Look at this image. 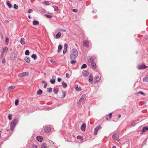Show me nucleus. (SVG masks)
Listing matches in <instances>:
<instances>
[{
    "label": "nucleus",
    "instance_id": "1",
    "mask_svg": "<svg viewBox=\"0 0 148 148\" xmlns=\"http://www.w3.org/2000/svg\"><path fill=\"white\" fill-rule=\"evenodd\" d=\"M78 52L76 49H74L72 50V52L71 53L70 56L71 60L75 59L78 56Z\"/></svg>",
    "mask_w": 148,
    "mask_h": 148
},
{
    "label": "nucleus",
    "instance_id": "2",
    "mask_svg": "<svg viewBox=\"0 0 148 148\" xmlns=\"http://www.w3.org/2000/svg\"><path fill=\"white\" fill-rule=\"evenodd\" d=\"M18 120L17 119H14L13 120L10 124V128L11 130H14L16 125L18 124Z\"/></svg>",
    "mask_w": 148,
    "mask_h": 148
},
{
    "label": "nucleus",
    "instance_id": "3",
    "mask_svg": "<svg viewBox=\"0 0 148 148\" xmlns=\"http://www.w3.org/2000/svg\"><path fill=\"white\" fill-rule=\"evenodd\" d=\"M29 73L28 72H24L19 74L18 77H22L29 75Z\"/></svg>",
    "mask_w": 148,
    "mask_h": 148
},
{
    "label": "nucleus",
    "instance_id": "4",
    "mask_svg": "<svg viewBox=\"0 0 148 148\" xmlns=\"http://www.w3.org/2000/svg\"><path fill=\"white\" fill-rule=\"evenodd\" d=\"M86 97V95L84 94L80 98V99H79V101L77 102V103L78 104H79V105L81 104V103L83 99H84V98Z\"/></svg>",
    "mask_w": 148,
    "mask_h": 148
},
{
    "label": "nucleus",
    "instance_id": "5",
    "mask_svg": "<svg viewBox=\"0 0 148 148\" xmlns=\"http://www.w3.org/2000/svg\"><path fill=\"white\" fill-rule=\"evenodd\" d=\"M16 57V55L14 52H12L11 54L10 58V60H13Z\"/></svg>",
    "mask_w": 148,
    "mask_h": 148
},
{
    "label": "nucleus",
    "instance_id": "6",
    "mask_svg": "<svg viewBox=\"0 0 148 148\" xmlns=\"http://www.w3.org/2000/svg\"><path fill=\"white\" fill-rule=\"evenodd\" d=\"M44 128L45 131L47 133L49 132L51 130V128L47 126H45Z\"/></svg>",
    "mask_w": 148,
    "mask_h": 148
},
{
    "label": "nucleus",
    "instance_id": "7",
    "mask_svg": "<svg viewBox=\"0 0 148 148\" xmlns=\"http://www.w3.org/2000/svg\"><path fill=\"white\" fill-rule=\"evenodd\" d=\"M147 66L145 64H141L138 66V68L140 69H142L147 68Z\"/></svg>",
    "mask_w": 148,
    "mask_h": 148
},
{
    "label": "nucleus",
    "instance_id": "8",
    "mask_svg": "<svg viewBox=\"0 0 148 148\" xmlns=\"http://www.w3.org/2000/svg\"><path fill=\"white\" fill-rule=\"evenodd\" d=\"M83 45L84 47H88L89 46V42L87 40L83 41Z\"/></svg>",
    "mask_w": 148,
    "mask_h": 148
},
{
    "label": "nucleus",
    "instance_id": "9",
    "mask_svg": "<svg viewBox=\"0 0 148 148\" xmlns=\"http://www.w3.org/2000/svg\"><path fill=\"white\" fill-rule=\"evenodd\" d=\"M112 137L118 141H119L120 140L119 136H117L116 134H114L112 136Z\"/></svg>",
    "mask_w": 148,
    "mask_h": 148
},
{
    "label": "nucleus",
    "instance_id": "10",
    "mask_svg": "<svg viewBox=\"0 0 148 148\" xmlns=\"http://www.w3.org/2000/svg\"><path fill=\"white\" fill-rule=\"evenodd\" d=\"M86 127V125L85 123H83L81 127V129L82 131L83 132H84L85 131V129Z\"/></svg>",
    "mask_w": 148,
    "mask_h": 148
},
{
    "label": "nucleus",
    "instance_id": "11",
    "mask_svg": "<svg viewBox=\"0 0 148 148\" xmlns=\"http://www.w3.org/2000/svg\"><path fill=\"white\" fill-rule=\"evenodd\" d=\"M100 126H98L97 127H96L95 130L94 132V134L95 135H97V132L98 130L100 128H101Z\"/></svg>",
    "mask_w": 148,
    "mask_h": 148
},
{
    "label": "nucleus",
    "instance_id": "12",
    "mask_svg": "<svg viewBox=\"0 0 148 148\" xmlns=\"http://www.w3.org/2000/svg\"><path fill=\"white\" fill-rule=\"evenodd\" d=\"M93 80V76L92 74L90 75L89 76V78L88 79V81L92 83Z\"/></svg>",
    "mask_w": 148,
    "mask_h": 148
},
{
    "label": "nucleus",
    "instance_id": "13",
    "mask_svg": "<svg viewBox=\"0 0 148 148\" xmlns=\"http://www.w3.org/2000/svg\"><path fill=\"white\" fill-rule=\"evenodd\" d=\"M20 42L23 45L25 44V38H21V40H20Z\"/></svg>",
    "mask_w": 148,
    "mask_h": 148
},
{
    "label": "nucleus",
    "instance_id": "14",
    "mask_svg": "<svg viewBox=\"0 0 148 148\" xmlns=\"http://www.w3.org/2000/svg\"><path fill=\"white\" fill-rule=\"evenodd\" d=\"M24 60L27 63H29L30 61V58L27 56L24 58Z\"/></svg>",
    "mask_w": 148,
    "mask_h": 148
},
{
    "label": "nucleus",
    "instance_id": "15",
    "mask_svg": "<svg viewBox=\"0 0 148 148\" xmlns=\"http://www.w3.org/2000/svg\"><path fill=\"white\" fill-rule=\"evenodd\" d=\"M89 74L86 71H84L83 72L82 75L84 76H86Z\"/></svg>",
    "mask_w": 148,
    "mask_h": 148
},
{
    "label": "nucleus",
    "instance_id": "16",
    "mask_svg": "<svg viewBox=\"0 0 148 148\" xmlns=\"http://www.w3.org/2000/svg\"><path fill=\"white\" fill-rule=\"evenodd\" d=\"M75 88L76 90L78 91H80L81 89V88L79 87H78V86L77 85H75Z\"/></svg>",
    "mask_w": 148,
    "mask_h": 148
},
{
    "label": "nucleus",
    "instance_id": "17",
    "mask_svg": "<svg viewBox=\"0 0 148 148\" xmlns=\"http://www.w3.org/2000/svg\"><path fill=\"white\" fill-rule=\"evenodd\" d=\"M61 35V33L60 32H58L56 35L55 36V38L56 39L60 37Z\"/></svg>",
    "mask_w": 148,
    "mask_h": 148
},
{
    "label": "nucleus",
    "instance_id": "18",
    "mask_svg": "<svg viewBox=\"0 0 148 148\" xmlns=\"http://www.w3.org/2000/svg\"><path fill=\"white\" fill-rule=\"evenodd\" d=\"M8 48L7 47H5L3 48L2 52L3 53H7L8 52Z\"/></svg>",
    "mask_w": 148,
    "mask_h": 148
},
{
    "label": "nucleus",
    "instance_id": "19",
    "mask_svg": "<svg viewBox=\"0 0 148 148\" xmlns=\"http://www.w3.org/2000/svg\"><path fill=\"white\" fill-rule=\"evenodd\" d=\"M143 82H148V75H146L143 79Z\"/></svg>",
    "mask_w": 148,
    "mask_h": 148
},
{
    "label": "nucleus",
    "instance_id": "20",
    "mask_svg": "<svg viewBox=\"0 0 148 148\" xmlns=\"http://www.w3.org/2000/svg\"><path fill=\"white\" fill-rule=\"evenodd\" d=\"M43 140V138L42 137L40 136H38V141L40 142H42Z\"/></svg>",
    "mask_w": 148,
    "mask_h": 148
},
{
    "label": "nucleus",
    "instance_id": "21",
    "mask_svg": "<svg viewBox=\"0 0 148 148\" xmlns=\"http://www.w3.org/2000/svg\"><path fill=\"white\" fill-rule=\"evenodd\" d=\"M148 130V127L145 126L142 129V131L143 132H145Z\"/></svg>",
    "mask_w": 148,
    "mask_h": 148
},
{
    "label": "nucleus",
    "instance_id": "22",
    "mask_svg": "<svg viewBox=\"0 0 148 148\" xmlns=\"http://www.w3.org/2000/svg\"><path fill=\"white\" fill-rule=\"evenodd\" d=\"M62 46L61 45H59L58 46V53H60V52L61 50L62 49Z\"/></svg>",
    "mask_w": 148,
    "mask_h": 148
},
{
    "label": "nucleus",
    "instance_id": "23",
    "mask_svg": "<svg viewBox=\"0 0 148 148\" xmlns=\"http://www.w3.org/2000/svg\"><path fill=\"white\" fill-rule=\"evenodd\" d=\"M139 94H140L143 96L146 95V94L145 93H144L143 92L141 91H140L136 93V94L138 95Z\"/></svg>",
    "mask_w": 148,
    "mask_h": 148
},
{
    "label": "nucleus",
    "instance_id": "24",
    "mask_svg": "<svg viewBox=\"0 0 148 148\" xmlns=\"http://www.w3.org/2000/svg\"><path fill=\"white\" fill-rule=\"evenodd\" d=\"M15 87L14 86H11L9 87L8 88V90L10 91L13 89L15 88Z\"/></svg>",
    "mask_w": 148,
    "mask_h": 148
},
{
    "label": "nucleus",
    "instance_id": "25",
    "mask_svg": "<svg viewBox=\"0 0 148 148\" xmlns=\"http://www.w3.org/2000/svg\"><path fill=\"white\" fill-rule=\"evenodd\" d=\"M100 78L99 77V76L97 77L95 79V82L96 83V82H98L100 80Z\"/></svg>",
    "mask_w": 148,
    "mask_h": 148
},
{
    "label": "nucleus",
    "instance_id": "26",
    "mask_svg": "<svg viewBox=\"0 0 148 148\" xmlns=\"http://www.w3.org/2000/svg\"><path fill=\"white\" fill-rule=\"evenodd\" d=\"M92 67L93 69H95L96 68V64L95 63L93 62L90 64Z\"/></svg>",
    "mask_w": 148,
    "mask_h": 148
},
{
    "label": "nucleus",
    "instance_id": "27",
    "mask_svg": "<svg viewBox=\"0 0 148 148\" xmlns=\"http://www.w3.org/2000/svg\"><path fill=\"white\" fill-rule=\"evenodd\" d=\"M41 148H47V145L45 143H44L41 145Z\"/></svg>",
    "mask_w": 148,
    "mask_h": 148
},
{
    "label": "nucleus",
    "instance_id": "28",
    "mask_svg": "<svg viewBox=\"0 0 148 148\" xmlns=\"http://www.w3.org/2000/svg\"><path fill=\"white\" fill-rule=\"evenodd\" d=\"M6 4L7 5V6L9 7V8H11L12 7V5L11 3H9V1H8L6 2Z\"/></svg>",
    "mask_w": 148,
    "mask_h": 148
},
{
    "label": "nucleus",
    "instance_id": "29",
    "mask_svg": "<svg viewBox=\"0 0 148 148\" xmlns=\"http://www.w3.org/2000/svg\"><path fill=\"white\" fill-rule=\"evenodd\" d=\"M31 57L32 58H34V60H36L37 58L36 55V54H33Z\"/></svg>",
    "mask_w": 148,
    "mask_h": 148
},
{
    "label": "nucleus",
    "instance_id": "30",
    "mask_svg": "<svg viewBox=\"0 0 148 148\" xmlns=\"http://www.w3.org/2000/svg\"><path fill=\"white\" fill-rule=\"evenodd\" d=\"M62 85L63 86V87L64 88H66L67 86V84L66 83L64 82H62Z\"/></svg>",
    "mask_w": 148,
    "mask_h": 148
},
{
    "label": "nucleus",
    "instance_id": "31",
    "mask_svg": "<svg viewBox=\"0 0 148 148\" xmlns=\"http://www.w3.org/2000/svg\"><path fill=\"white\" fill-rule=\"evenodd\" d=\"M9 38L8 37H6L5 40V43L6 45H8V42H9Z\"/></svg>",
    "mask_w": 148,
    "mask_h": 148
},
{
    "label": "nucleus",
    "instance_id": "32",
    "mask_svg": "<svg viewBox=\"0 0 148 148\" xmlns=\"http://www.w3.org/2000/svg\"><path fill=\"white\" fill-rule=\"evenodd\" d=\"M137 123L135 121H133L131 123V126H134Z\"/></svg>",
    "mask_w": 148,
    "mask_h": 148
},
{
    "label": "nucleus",
    "instance_id": "33",
    "mask_svg": "<svg viewBox=\"0 0 148 148\" xmlns=\"http://www.w3.org/2000/svg\"><path fill=\"white\" fill-rule=\"evenodd\" d=\"M49 60L52 64L54 65L56 64V62L54 60L51 59L50 60Z\"/></svg>",
    "mask_w": 148,
    "mask_h": 148
},
{
    "label": "nucleus",
    "instance_id": "34",
    "mask_svg": "<svg viewBox=\"0 0 148 148\" xmlns=\"http://www.w3.org/2000/svg\"><path fill=\"white\" fill-rule=\"evenodd\" d=\"M29 51L28 50H26L25 52V55L26 56L29 55Z\"/></svg>",
    "mask_w": 148,
    "mask_h": 148
},
{
    "label": "nucleus",
    "instance_id": "35",
    "mask_svg": "<svg viewBox=\"0 0 148 148\" xmlns=\"http://www.w3.org/2000/svg\"><path fill=\"white\" fill-rule=\"evenodd\" d=\"M50 82L51 84H53L55 82V79H51L50 80Z\"/></svg>",
    "mask_w": 148,
    "mask_h": 148
},
{
    "label": "nucleus",
    "instance_id": "36",
    "mask_svg": "<svg viewBox=\"0 0 148 148\" xmlns=\"http://www.w3.org/2000/svg\"><path fill=\"white\" fill-rule=\"evenodd\" d=\"M88 62L90 63V64L93 62V59L92 58H90L88 60Z\"/></svg>",
    "mask_w": 148,
    "mask_h": 148
},
{
    "label": "nucleus",
    "instance_id": "37",
    "mask_svg": "<svg viewBox=\"0 0 148 148\" xmlns=\"http://www.w3.org/2000/svg\"><path fill=\"white\" fill-rule=\"evenodd\" d=\"M19 100L18 99H16L15 102V104L16 106H17L18 104Z\"/></svg>",
    "mask_w": 148,
    "mask_h": 148
},
{
    "label": "nucleus",
    "instance_id": "38",
    "mask_svg": "<svg viewBox=\"0 0 148 148\" xmlns=\"http://www.w3.org/2000/svg\"><path fill=\"white\" fill-rule=\"evenodd\" d=\"M86 64H83L81 66V68L83 69L86 68Z\"/></svg>",
    "mask_w": 148,
    "mask_h": 148
},
{
    "label": "nucleus",
    "instance_id": "39",
    "mask_svg": "<svg viewBox=\"0 0 148 148\" xmlns=\"http://www.w3.org/2000/svg\"><path fill=\"white\" fill-rule=\"evenodd\" d=\"M12 115L11 114H9L8 115V118L9 120H11L12 119Z\"/></svg>",
    "mask_w": 148,
    "mask_h": 148
},
{
    "label": "nucleus",
    "instance_id": "40",
    "mask_svg": "<svg viewBox=\"0 0 148 148\" xmlns=\"http://www.w3.org/2000/svg\"><path fill=\"white\" fill-rule=\"evenodd\" d=\"M54 11H58V10L59 9L58 7L55 6L54 7Z\"/></svg>",
    "mask_w": 148,
    "mask_h": 148
},
{
    "label": "nucleus",
    "instance_id": "41",
    "mask_svg": "<svg viewBox=\"0 0 148 148\" xmlns=\"http://www.w3.org/2000/svg\"><path fill=\"white\" fill-rule=\"evenodd\" d=\"M45 16H46L47 18H51L52 17V16L51 15H47L46 14H45Z\"/></svg>",
    "mask_w": 148,
    "mask_h": 148
},
{
    "label": "nucleus",
    "instance_id": "42",
    "mask_svg": "<svg viewBox=\"0 0 148 148\" xmlns=\"http://www.w3.org/2000/svg\"><path fill=\"white\" fill-rule=\"evenodd\" d=\"M42 93V91L41 89H39L38 91V94L40 95Z\"/></svg>",
    "mask_w": 148,
    "mask_h": 148
},
{
    "label": "nucleus",
    "instance_id": "43",
    "mask_svg": "<svg viewBox=\"0 0 148 148\" xmlns=\"http://www.w3.org/2000/svg\"><path fill=\"white\" fill-rule=\"evenodd\" d=\"M18 6L16 4H15L14 5V8L15 9H17L18 8Z\"/></svg>",
    "mask_w": 148,
    "mask_h": 148
},
{
    "label": "nucleus",
    "instance_id": "44",
    "mask_svg": "<svg viewBox=\"0 0 148 148\" xmlns=\"http://www.w3.org/2000/svg\"><path fill=\"white\" fill-rule=\"evenodd\" d=\"M47 91L49 92H51L52 91V88H47Z\"/></svg>",
    "mask_w": 148,
    "mask_h": 148
},
{
    "label": "nucleus",
    "instance_id": "45",
    "mask_svg": "<svg viewBox=\"0 0 148 148\" xmlns=\"http://www.w3.org/2000/svg\"><path fill=\"white\" fill-rule=\"evenodd\" d=\"M33 25H37V21H34L33 22Z\"/></svg>",
    "mask_w": 148,
    "mask_h": 148
},
{
    "label": "nucleus",
    "instance_id": "46",
    "mask_svg": "<svg viewBox=\"0 0 148 148\" xmlns=\"http://www.w3.org/2000/svg\"><path fill=\"white\" fill-rule=\"evenodd\" d=\"M30 148H37V146L32 145H31V147H30Z\"/></svg>",
    "mask_w": 148,
    "mask_h": 148
},
{
    "label": "nucleus",
    "instance_id": "47",
    "mask_svg": "<svg viewBox=\"0 0 148 148\" xmlns=\"http://www.w3.org/2000/svg\"><path fill=\"white\" fill-rule=\"evenodd\" d=\"M76 62V60H73L71 62V64H73L75 63Z\"/></svg>",
    "mask_w": 148,
    "mask_h": 148
},
{
    "label": "nucleus",
    "instance_id": "48",
    "mask_svg": "<svg viewBox=\"0 0 148 148\" xmlns=\"http://www.w3.org/2000/svg\"><path fill=\"white\" fill-rule=\"evenodd\" d=\"M58 90L56 89H54L53 90V92L55 94H57L58 93Z\"/></svg>",
    "mask_w": 148,
    "mask_h": 148
},
{
    "label": "nucleus",
    "instance_id": "49",
    "mask_svg": "<svg viewBox=\"0 0 148 148\" xmlns=\"http://www.w3.org/2000/svg\"><path fill=\"white\" fill-rule=\"evenodd\" d=\"M64 48L65 49H67V45L65 44L64 45Z\"/></svg>",
    "mask_w": 148,
    "mask_h": 148
},
{
    "label": "nucleus",
    "instance_id": "50",
    "mask_svg": "<svg viewBox=\"0 0 148 148\" xmlns=\"http://www.w3.org/2000/svg\"><path fill=\"white\" fill-rule=\"evenodd\" d=\"M112 113H110L108 115V116L109 117L110 119L111 118L112 116Z\"/></svg>",
    "mask_w": 148,
    "mask_h": 148
},
{
    "label": "nucleus",
    "instance_id": "51",
    "mask_svg": "<svg viewBox=\"0 0 148 148\" xmlns=\"http://www.w3.org/2000/svg\"><path fill=\"white\" fill-rule=\"evenodd\" d=\"M4 55V53H1V56L0 57V58L1 59H2L3 58V57Z\"/></svg>",
    "mask_w": 148,
    "mask_h": 148
},
{
    "label": "nucleus",
    "instance_id": "52",
    "mask_svg": "<svg viewBox=\"0 0 148 148\" xmlns=\"http://www.w3.org/2000/svg\"><path fill=\"white\" fill-rule=\"evenodd\" d=\"M44 3H45V4L46 5H49V3L48 1H45L44 2Z\"/></svg>",
    "mask_w": 148,
    "mask_h": 148
},
{
    "label": "nucleus",
    "instance_id": "53",
    "mask_svg": "<svg viewBox=\"0 0 148 148\" xmlns=\"http://www.w3.org/2000/svg\"><path fill=\"white\" fill-rule=\"evenodd\" d=\"M33 10L31 9H29L28 11L27 12L28 13H30L32 12V11Z\"/></svg>",
    "mask_w": 148,
    "mask_h": 148
},
{
    "label": "nucleus",
    "instance_id": "54",
    "mask_svg": "<svg viewBox=\"0 0 148 148\" xmlns=\"http://www.w3.org/2000/svg\"><path fill=\"white\" fill-rule=\"evenodd\" d=\"M82 137L81 136L78 135L77 136V139H80L82 138Z\"/></svg>",
    "mask_w": 148,
    "mask_h": 148
},
{
    "label": "nucleus",
    "instance_id": "55",
    "mask_svg": "<svg viewBox=\"0 0 148 148\" xmlns=\"http://www.w3.org/2000/svg\"><path fill=\"white\" fill-rule=\"evenodd\" d=\"M66 77L67 78H69L70 77L68 73H66Z\"/></svg>",
    "mask_w": 148,
    "mask_h": 148
},
{
    "label": "nucleus",
    "instance_id": "56",
    "mask_svg": "<svg viewBox=\"0 0 148 148\" xmlns=\"http://www.w3.org/2000/svg\"><path fill=\"white\" fill-rule=\"evenodd\" d=\"M67 51V49H64L63 51V54H65Z\"/></svg>",
    "mask_w": 148,
    "mask_h": 148
},
{
    "label": "nucleus",
    "instance_id": "57",
    "mask_svg": "<svg viewBox=\"0 0 148 148\" xmlns=\"http://www.w3.org/2000/svg\"><path fill=\"white\" fill-rule=\"evenodd\" d=\"M47 86V83L46 82H45V84L44 85V87L45 88H46Z\"/></svg>",
    "mask_w": 148,
    "mask_h": 148
},
{
    "label": "nucleus",
    "instance_id": "58",
    "mask_svg": "<svg viewBox=\"0 0 148 148\" xmlns=\"http://www.w3.org/2000/svg\"><path fill=\"white\" fill-rule=\"evenodd\" d=\"M72 11L74 12H77V10L76 9H73Z\"/></svg>",
    "mask_w": 148,
    "mask_h": 148
},
{
    "label": "nucleus",
    "instance_id": "59",
    "mask_svg": "<svg viewBox=\"0 0 148 148\" xmlns=\"http://www.w3.org/2000/svg\"><path fill=\"white\" fill-rule=\"evenodd\" d=\"M0 36H1V38L2 39L3 38V35L1 33V32Z\"/></svg>",
    "mask_w": 148,
    "mask_h": 148
},
{
    "label": "nucleus",
    "instance_id": "60",
    "mask_svg": "<svg viewBox=\"0 0 148 148\" xmlns=\"http://www.w3.org/2000/svg\"><path fill=\"white\" fill-rule=\"evenodd\" d=\"M5 62L6 60L5 59H4L2 60V63L3 64L5 63Z\"/></svg>",
    "mask_w": 148,
    "mask_h": 148
},
{
    "label": "nucleus",
    "instance_id": "61",
    "mask_svg": "<svg viewBox=\"0 0 148 148\" xmlns=\"http://www.w3.org/2000/svg\"><path fill=\"white\" fill-rule=\"evenodd\" d=\"M63 98H64L66 96L65 93L64 92H63Z\"/></svg>",
    "mask_w": 148,
    "mask_h": 148
},
{
    "label": "nucleus",
    "instance_id": "62",
    "mask_svg": "<svg viewBox=\"0 0 148 148\" xmlns=\"http://www.w3.org/2000/svg\"><path fill=\"white\" fill-rule=\"evenodd\" d=\"M58 82H60L61 80V79L60 78H58Z\"/></svg>",
    "mask_w": 148,
    "mask_h": 148
},
{
    "label": "nucleus",
    "instance_id": "63",
    "mask_svg": "<svg viewBox=\"0 0 148 148\" xmlns=\"http://www.w3.org/2000/svg\"><path fill=\"white\" fill-rule=\"evenodd\" d=\"M56 78V76L54 75H53L52 76V78L53 79H55Z\"/></svg>",
    "mask_w": 148,
    "mask_h": 148
},
{
    "label": "nucleus",
    "instance_id": "64",
    "mask_svg": "<svg viewBox=\"0 0 148 148\" xmlns=\"http://www.w3.org/2000/svg\"><path fill=\"white\" fill-rule=\"evenodd\" d=\"M112 148H116V147L115 146H113Z\"/></svg>",
    "mask_w": 148,
    "mask_h": 148
}]
</instances>
